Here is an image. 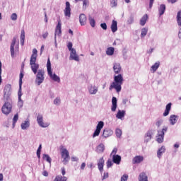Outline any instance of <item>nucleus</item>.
<instances>
[{
  "mask_svg": "<svg viewBox=\"0 0 181 181\" xmlns=\"http://www.w3.org/2000/svg\"><path fill=\"white\" fill-rule=\"evenodd\" d=\"M117 3H118V0H112L110 2L112 8L117 6Z\"/></svg>",
  "mask_w": 181,
  "mask_h": 181,
  "instance_id": "obj_47",
  "label": "nucleus"
},
{
  "mask_svg": "<svg viewBox=\"0 0 181 181\" xmlns=\"http://www.w3.org/2000/svg\"><path fill=\"white\" fill-rule=\"evenodd\" d=\"M47 69L48 74H52V63L50 62V58H48L47 59Z\"/></svg>",
  "mask_w": 181,
  "mask_h": 181,
  "instance_id": "obj_29",
  "label": "nucleus"
},
{
  "mask_svg": "<svg viewBox=\"0 0 181 181\" xmlns=\"http://www.w3.org/2000/svg\"><path fill=\"white\" fill-rule=\"evenodd\" d=\"M177 22L178 26H181V11L177 12Z\"/></svg>",
  "mask_w": 181,
  "mask_h": 181,
  "instance_id": "obj_37",
  "label": "nucleus"
},
{
  "mask_svg": "<svg viewBox=\"0 0 181 181\" xmlns=\"http://www.w3.org/2000/svg\"><path fill=\"white\" fill-rule=\"evenodd\" d=\"M79 22L81 25V26H84L86 23H87V17H86L85 14H81L79 16Z\"/></svg>",
  "mask_w": 181,
  "mask_h": 181,
  "instance_id": "obj_19",
  "label": "nucleus"
},
{
  "mask_svg": "<svg viewBox=\"0 0 181 181\" xmlns=\"http://www.w3.org/2000/svg\"><path fill=\"white\" fill-rule=\"evenodd\" d=\"M104 158H101L99 159L98 162V170H100V172L103 173V171L104 170Z\"/></svg>",
  "mask_w": 181,
  "mask_h": 181,
  "instance_id": "obj_16",
  "label": "nucleus"
},
{
  "mask_svg": "<svg viewBox=\"0 0 181 181\" xmlns=\"http://www.w3.org/2000/svg\"><path fill=\"white\" fill-rule=\"evenodd\" d=\"M112 162L113 163H116V165H119V163H121V156L113 155Z\"/></svg>",
  "mask_w": 181,
  "mask_h": 181,
  "instance_id": "obj_21",
  "label": "nucleus"
},
{
  "mask_svg": "<svg viewBox=\"0 0 181 181\" xmlns=\"http://www.w3.org/2000/svg\"><path fill=\"white\" fill-rule=\"evenodd\" d=\"M15 45H16V37H13L11 44L10 52L11 57H15Z\"/></svg>",
  "mask_w": 181,
  "mask_h": 181,
  "instance_id": "obj_9",
  "label": "nucleus"
},
{
  "mask_svg": "<svg viewBox=\"0 0 181 181\" xmlns=\"http://www.w3.org/2000/svg\"><path fill=\"white\" fill-rule=\"evenodd\" d=\"M40 152H42V150H40V148H37V156L38 158V159H40Z\"/></svg>",
  "mask_w": 181,
  "mask_h": 181,
  "instance_id": "obj_55",
  "label": "nucleus"
},
{
  "mask_svg": "<svg viewBox=\"0 0 181 181\" xmlns=\"http://www.w3.org/2000/svg\"><path fill=\"white\" fill-rule=\"evenodd\" d=\"M128 180V175L124 174L122 177L120 181H127Z\"/></svg>",
  "mask_w": 181,
  "mask_h": 181,
  "instance_id": "obj_51",
  "label": "nucleus"
},
{
  "mask_svg": "<svg viewBox=\"0 0 181 181\" xmlns=\"http://www.w3.org/2000/svg\"><path fill=\"white\" fill-rule=\"evenodd\" d=\"M139 181H148V175H146V173H140L139 175Z\"/></svg>",
  "mask_w": 181,
  "mask_h": 181,
  "instance_id": "obj_23",
  "label": "nucleus"
},
{
  "mask_svg": "<svg viewBox=\"0 0 181 181\" xmlns=\"http://www.w3.org/2000/svg\"><path fill=\"white\" fill-rule=\"evenodd\" d=\"M70 52H71L70 60H75V62H78V60H80V58L77 55L76 52V49H71Z\"/></svg>",
  "mask_w": 181,
  "mask_h": 181,
  "instance_id": "obj_12",
  "label": "nucleus"
},
{
  "mask_svg": "<svg viewBox=\"0 0 181 181\" xmlns=\"http://www.w3.org/2000/svg\"><path fill=\"white\" fill-rule=\"evenodd\" d=\"M115 134L117 138H121V135H122V130L120 129H116Z\"/></svg>",
  "mask_w": 181,
  "mask_h": 181,
  "instance_id": "obj_43",
  "label": "nucleus"
},
{
  "mask_svg": "<svg viewBox=\"0 0 181 181\" xmlns=\"http://www.w3.org/2000/svg\"><path fill=\"white\" fill-rule=\"evenodd\" d=\"M127 103H128V99H123L122 103L123 104H127Z\"/></svg>",
  "mask_w": 181,
  "mask_h": 181,
  "instance_id": "obj_64",
  "label": "nucleus"
},
{
  "mask_svg": "<svg viewBox=\"0 0 181 181\" xmlns=\"http://www.w3.org/2000/svg\"><path fill=\"white\" fill-rule=\"evenodd\" d=\"M11 21H16V19H18V15L16 13H13L11 16Z\"/></svg>",
  "mask_w": 181,
  "mask_h": 181,
  "instance_id": "obj_49",
  "label": "nucleus"
},
{
  "mask_svg": "<svg viewBox=\"0 0 181 181\" xmlns=\"http://www.w3.org/2000/svg\"><path fill=\"white\" fill-rule=\"evenodd\" d=\"M89 2L88 0H83V8L87 9V6L88 5Z\"/></svg>",
  "mask_w": 181,
  "mask_h": 181,
  "instance_id": "obj_45",
  "label": "nucleus"
},
{
  "mask_svg": "<svg viewBox=\"0 0 181 181\" xmlns=\"http://www.w3.org/2000/svg\"><path fill=\"white\" fill-rule=\"evenodd\" d=\"M115 49L112 47H110L106 50V54L107 56H112L114 54Z\"/></svg>",
  "mask_w": 181,
  "mask_h": 181,
  "instance_id": "obj_33",
  "label": "nucleus"
},
{
  "mask_svg": "<svg viewBox=\"0 0 181 181\" xmlns=\"http://www.w3.org/2000/svg\"><path fill=\"white\" fill-rule=\"evenodd\" d=\"M152 135H153V132L152 130L148 131L145 134L144 142H149L152 139Z\"/></svg>",
  "mask_w": 181,
  "mask_h": 181,
  "instance_id": "obj_15",
  "label": "nucleus"
},
{
  "mask_svg": "<svg viewBox=\"0 0 181 181\" xmlns=\"http://www.w3.org/2000/svg\"><path fill=\"white\" fill-rule=\"evenodd\" d=\"M113 70L115 73V74H119V73H121V64H119V63H115L113 66Z\"/></svg>",
  "mask_w": 181,
  "mask_h": 181,
  "instance_id": "obj_18",
  "label": "nucleus"
},
{
  "mask_svg": "<svg viewBox=\"0 0 181 181\" xmlns=\"http://www.w3.org/2000/svg\"><path fill=\"white\" fill-rule=\"evenodd\" d=\"M143 161H144V156H136L132 160L134 165L136 163H141V162H143Z\"/></svg>",
  "mask_w": 181,
  "mask_h": 181,
  "instance_id": "obj_17",
  "label": "nucleus"
},
{
  "mask_svg": "<svg viewBox=\"0 0 181 181\" xmlns=\"http://www.w3.org/2000/svg\"><path fill=\"white\" fill-rule=\"evenodd\" d=\"M21 46H23V45H25V30H21Z\"/></svg>",
  "mask_w": 181,
  "mask_h": 181,
  "instance_id": "obj_35",
  "label": "nucleus"
},
{
  "mask_svg": "<svg viewBox=\"0 0 181 181\" xmlns=\"http://www.w3.org/2000/svg\"><path fill=\"white\" fill-rule=\"evenodd\" d=\"M165 151H166V149L165 148V146H162L160 148L158 149V151L157 152V156H158V158H159V159H160L162 154L165 153Z\"/></svg>",
  "mask_w": 181,
  "mask_h": 181,
  "instance_id": "obj_27",
  "label": "nucleus"
},
{
  "mask_svg": "<svg viewBox=\"0 0 181 181\" xmlns=\"http://www.w3.org/2000/svg\"><path fill=\"white\" fill-rule=\"evenodd\" d=\"M112 111H115L117 110V98L113 97L112 98Z\"/></svg>",
  "mask_w": 181,
  "mask_h": 181,
  "instance_id": "obj_26",
  "label": "nucleus"
},
{
  "mask_svg": "<svg viewBox=\"0 0 181 181\" xmlns=\"http://www.w3.org/2000/svg\"><path fill=\"white\" fill-rule=\"evenodd\" d=\"M67 47L69 50H73L74 48H73V43L69 42L67 45Z\"/></svg>",
  "mask_w": 181,
  "mask_h": 181,
  "instance_id": "obj_54",
  "label": "nucleus"
},
{
  "mask_svg": "<svg viewBox=\"0 0 181 181\" xmlns=\"http://www.w3.org/2000/svg\"><path fill=\"white\" fill-rule=\"evenodd\" d=\"M61 156L64 165H67L69 160H70V153L66 148H62L61 151Z\"/></svg>",
  "mask_w": 181,
  "mask_h": 181,
  "instance_id": "obj_3",
  "label": "nucleus"
},
{
  "mask_svg": "<svg viewBox=\"0 0 181 181\" xmlns=\"http://www.w3.org/2000/svg\"><path fill=\"white\" fill-rule=\"evenodd\" d=\"M65 16L70 18L71 15V8H70V3L69 1L66 2V8L64 11Z\"/></svg>",
  "mask_w": 181,
  "mask_h": 181,
  "instance_id": "obj_10",
  "label": "nucleus"
},
{
  "mask_svg": "<svg viewBox=\"0 0 181 181\" xmlns=\"http://www.w3.org/2000/svg\"><path fill=\"white\" fill-rule=\"evenodd\" d=\"M3 114H11L12 112V104L9 102H6L1 107Z\"/></svg>",
  "mask_w": 181,
  "mask_h": 181,
  "instance_id": "obj_7",
  "label": "nucleus"
},
{
  "mask_svg": "<svg viewBox=\"0 0 181 181\" xmlns=\"http://www.w3.org/2000/svg\"><path fill=\"white\" fill-rule=\"evenodd\" d=\"M124 83V78L122 74H118L114 76V81L110 86L109 90H112L114 88L116 90L117 93H120L122 89V86Z\"/></svg>",
  "mask_w": 181,
  "mask_h": 181,
  "instance_id": "obj_1",
  "label": "nucleus"
},
{
  "mask_svg": "<svg viewBox=\"0 0 181 181\" xmlns=\"http://www.w3.org/2000/svg\"><path fill=\"white\" fill-rule=\"evenodd\" d=\"M168 132V127L163 128L162 130L158 131V134L156 136V141L158 144H162L163 142V139L165 138V132Z\"/></svg>",
  "mask_w": 181,
  "mask_h": 181,
  "instance_id": "obj_4",
  "label": "nucleus"
},
{
  "mask_svg": "<svg viewBox=\"0 0 181 181\" xmlns=\"http://www.w3.org/2000/svg\"><path fill=\"white\" fill-rule=\"evenodd\" d=\"M84 168H86V163H82L81 165V170H84Z\"/></svg>",
  "mask_w": 181,
  "mask_h": 181,
  "instance_id": "obj_60",
  "label": "nucleus"
},
{
  "mask_svg": "<svg viewBox=\"0 0 181 181\" xmlns=\"http://www.w3.org/2000/svg\"><path fill=\"white\" fill-rule=\"evenodd\" d=\"M25 74H23V71H20V78H19V88L20 90H22V83H23V78L24 77Z\"/></svg>",
  "mask_w": 181,
  "mask_h": 181,
  "instance_id": "obj_32",
  "label": "nucleus"
},
{
  "mask_svg": "<svg viewBox=\"0 0 181 181\" xmlns=\"http://www.w3.org/2000/svg\"><path fill=\"white\" fill-rule=\"evenodd\" d=\"M12 91V86L11 84H6L4 89V100H9L11 92Z\"/></svg>",
  "mask_w": 181,
  "mask_h": 181,
  "instance_id": "obj_5",
  "label": "nucleus"
},
{
  "mask_svg": "<svg viewBox=\"0 0 181 181\" xmlns=\"http://www.w3.org/2000/svg\"><path fill=\"white\" fill-rule=\"evenodd\" d=\"M106 163H107V168H111V166H112L114 165V163H112V161L111 160H108Z\"/></svg>",
  "mask_w": 181,
  "mask_h": 181,
  "instance_id": "obj_46",
  "label": "nucleus"
},
{
  "mask_svg": "<svg viewBox=\"0 0 181 181\" xmlns=\"http://www.w3.org/2000/svg\"><path fill=\"white\" fill-rule=\"evenodd\" d=\"M155 0H150V3H149V8H152V6H153V2Z\"/></svg>",
  "mask_w": 181,
  "mask_h": 181,
  "instance_id": "obj_59",
  "label": "nucleus"
},
{
  "mask_svg": "<svg viewBox=\"0 0 181 181\" xmlns=\"http://www.w3.org/2000/svg\"><path fill=\"white\" fill-rule=\"evenodd\" d=\"M54 104H55V105H59L60 104V98H57L54 100Z\"/></svg>",
  "mask_w": 181,
  "mask_h": 181,
  "instance_id": "obj_52",
  "label": "nucleus"
},
{
  "mask_svg": "<svg viewBox=\"0 0 181 181\" xmlns=\"http://www.w3.org/2000/svg\"><path fill=\"white\" fill-rule=\"evenodd\" d=\"M37 59V49L34 48L33 49V54L30 57V65L31 66V70L34 74L37 73V70L39 69V64H36V59Z\"/></svg>",
  "mask_w": 181,
  "mask_h": 181,
  "instance_id": "obj_2",
  "label": "nucleus"
},
{
  "mask_svg": "<svg viewBox=\"0 0 181 181\" xmlns=\"http://www.w3.org/2000/svg\"><path fill=\"white\" fill-rule=\"evenodd\" d=\"M165 11H166V6L165 4H161L158 8L160 16H162V15L165 13Z\"/></svg>",
  "mask_w": 181,
  "mask_h": 181,
  "instance_id": "obj_25",
  "label": "nucleus"
},
{
  "mask_svg": "<svg viewBox=\"0 0 181 181\" xmlns=\"http://www.w3.org/2000/svg\"><path fill=\"white\" fill-rule=\"evenodd\" d=\"M100 27L102 28V29H103V30H107V23H101Z\"/></svg>",
  "mask_w": 181,
  "mask_h": 181,
  "instance_id": "obj_53",
  "label": "nucleus"
},
{
  "mask_svg": "<svg viewBox=\"0 0 181 181\" xmlns=\"http://www.w3.org/2000/svg\"><path fill=\"white\" fill-rule=\"evenodd\" d=\"M30 126V122H29V120H25L24 122L21 124V128L23 129H27V128H29Z\"/></svg>",
  "mask_w": 181,
  "mask_h": 181,
  "instance_id": "obj_31",
  "label": "nucleus"
},
{
  "mask_svg": "<svg viewBox=\"0 0 181 181\" xmlns=\"http://www.w3.org/2000/svg\"><path fill=\"white\" fill-rule=\"evenodd\" d=\"M148 19H149L148 14L144 15L143 17L140 20V25L141 26H145V24L146 23Z\"/></svg>",
  "mask_w": 181,
  "mask_h": 181,
  "instance_id": "obj_22",
  "label": "nucleus"
},
{
  "mask_svg": "<svg viewBox=\"0 0 181 181\" xmlns=\"http://www.w3.org/2000/svg\"><path fill=\"white\" fill-rule=\"evenodd\" d=\"M48 75L49 76V77H51L54 80V81H57V83H60V78L57 76L56 74H53V72L52 71H51V74H48Z\"/></svg>",
  "mask_w": 181,
  "mask_h": 181,
  "instance_id": "obj_24",
  "label": "nucleus"
},
{
  "mask_svg": "<svg viewBox=\"0 0 181 181\" xmlns=\"http://www.w3.org/2000/svg\"><path fill=\"white\" fill-rule=\"evenodd\" d=\"M62 35V20H58V23L55 28V36H60Z\"/></svg>",
  "mask_w": 181,
  "mask_h": 181,
  "instance_id": "obj_11",
  "label": "nucleus"
},
{
  "mask_svg": "<svg viewBox=\"0 0 181 181\" xmlns=\"http://www.w3.org/2000/svg\"><path fill=\"white\" fill-rule=\"evenodd\" d=\"M170 122L172 125H175L177 122V116L176 115H173L170 116Z\"/></svg>",
  "mask_w": 181,
  "mask_h": 181,
  "instance_id": "obj_28",
  "label": "nucleus"
},
{
  "mask_svg": "<svg viewBox=\"0 0 181 181\" xmlns=\"http://www.w3.org/2000/svg\"><path fill=\"white\" fill-rule=\"evenodd\" d=\"M43 159H44V160H47V162H48V163H52V158H50V156H49V155L44 154Z\"/></svg>",
  "mask_w": 181,
  "mask_h": 181,
  "instance_id": "obj_40",
  "label": "nucleus"
},
{
  "mask_svg": "<svg viewBox=\"0 0 181 181\" xmlns=\"http://www.w3.org/2000/svg\"><path fill=\"white\" fill-rule=\"evenodd\" d=\"M62 176H64L66 175V169L64 168H61Z\"/></svg>",
  "mask_w": 181,
  "mask_h": 181,
  "instance_id": "obj_58",
  "label": "nucleus"
},
{
  "mask_svg": "<svg viewBox=\"0 0 181 181\" xmlns=\"http://www.w3.org/2000/svg\"><path fill=\"white\" fill-rule=\"evenodd\" d=\"M54 181H67V177L57 175L55 177Z\"/></svg>",
  "mask_w": 181,
  "mask_h": 181,
  "instance_id": "obj_34",
  "label": "nucleus"
},
{
  "mask_svg": "<svg viewBox=\"0 0 181 181\" xmlns=\"http://www.w3.org/2000/svg\"><path fill=\"white\" fill-rule=\"evenodd\" d=\"M45 81V71L40 69L37 74L36 82L38 86H40Z\"/></svg>",
  "mask_w": 181,
  "mask_h": 181,
  "instance_id": "obj_6",
  "label": "nucleus"
},
{
  "mask_svg": "<svg viewBox=\"0 0 181 181\" xmlns=\"http://www.w3.org/2000/svg\"><path fill=\"white\" fill-rule=\"evenodd\" d=\"M18 119H19V116L16 114L13 118V128H15V124L18 122Z\"/></svg>",
  "mask_w": 181,
  "mask_h": 181,
  "instance_id": "obj_41",
  "label": "nucleus"
},
{
  "mask_svg": "<svg viewBox=\"0 0 181 181\" xmlns=\"http://www.w3.org/2000/svg\"><path fill=\"white\" fill-rule=\"evenodd\" d=\"M98 91V88L96 86H91L89 88L90 94H97Z\"/></svg>",
  "mask_w": 181,
  "mask_h": 181,
  "instance_id": "obj_30",
  "label": "nucleus"
},
{
  "mask_svg": "<svg viewBox=\"0 0 181 181\" xmlns=\"http://www.w3.org/2000/svg\"><path fill=\"white\" fill-rule=\"evenodd\" d=\"M105 149V146H104L103 144H100L98 146V152H100V153L104 152Z\"/></svg>",
  "mask_w": 181,
  "mask_h": 181,
  "instance_id": "obj_38",
  "label": "nucleus"
},
{
  "mask_svg": "<svg viewBox=\"0 0 181 181\" xmlns=\"http://www.w3.org/2000/svg\"><path fill=\"white\" fill-rule=\"evenodd\" d=\"M168 2H170L171 4H175V2H177V0H168Z\"/></svg>",
  "mask_w": 181,
  "mask_h": 181,
  "instance_id": "obj_63",
  "label": "nucleus"
},
{
  "mask_svg": "<svg viewBox=\"0 0 181 181\" xmlns=\"http://www.w3.org/2000/svg\"><path fill=\"white\" fill-rule=\"evenodd\" d=\"M37 121L40 127H42V128H47V127H49V124H47V123L43 122V117L40 115L37 116Z\"/></svg>",
  "mask_w": 181,
  "mask_h": 181,
  "instance_id": "obj_13",
  "label": "nucleus"
},
{
  "mask_svg": "<svg viewBox=\"0 0 181 181\" xmlns=\"http://www.w3.org/2000/svg\"><path fill=\"white\" fill-rule=\"evenodd\" d=\"M172 108V103H168L165 107V110L164 112V114H169L170 112V109Z\"/></svg>",
  "mask_w": 181,
  "mask_h": 181,
  "instance_id": "obj_39",
  "label": "nucleus"
},
{
  "mask_svg": "<svg viewBox=\"0 0 181 181\" xmlns=\"http://www.w3.org/2000/svg\"><path fill=\"white\" fill-rule=\"evenodd\" d=\"M43 50H45V45H42V46H41V49H40V53H41V54L43 53Z\"/></svg>",
  "mask_w": 181,
  "mask_h": 181,
  "instance_id": "obj_62",
  "label": "nucleus"
},
{
  "mask_svg": "<svg viewBox=\"0 0 181 181\" xmlns=\"http://www.w3.org/2000/svg\"><path fill=\"white\" fill-rule=\"evenodd\" d=\"M118 149H117L116 148H115L112 153H111V155H117V152Z\"/></svg>",
  "mask_w": 181,
  "mask_h": 181,
  "instance_id": "obj_56",
  "label": "nucleus"
},
{
  "mask_svg": "<svg viewBox=\"0 0 181 181\" xmlns=\"http://www.w3.org/2000/svg\"><path fill=\"white\" fill-rule=\"evenodd\" d=\"M118 23H117V21L113 20L111 25V30L113 33H115L117 30H118Z\"/></svg>",
  "mask_w": 181,
  "mask_h": 181,
  "instance_id": "obj_20",
  "label": "nucleus"
},
{
  "mask_svg": "<svg viewBox=\"0 0 181 181\" xmlns=\"http://www.w3.org/2000/svg\"><path fill=\"white\" fill-rule=\"evenodd\" d=\"M89 22H90V26H92V28H95V20H94V18L89 17Z\"/></svg>",
  "mask_w": 181,
  "mask_h": 181,
  "instance_id": "obj_44",
  "label": "nucleus"
},
{
  "mask_svg": "<svg viewBox=\"0 0 181 181\" xmlns=\"http://www.w3.org/2000/svg\"><path fill=\"white\" fill-rule=\"evenodd\" d=\"M42 175L43 176L47 177L49 176V173H47V171H43Z\"/></svg>",
  "mask_w": 181,
  "mask_h": 181,
  "instance_id": "obj_61",
  "label": "nucleus"
},
{
  "mask_svg": "<svg viewBox=\"0 0 181 181\" xmlns=\"http://www.w3.org/2000/svg\"><path fill=\"white\" fill-rule=\"evenodd\" d=\"M48 36H49V33H47V32L42 34L43 39H46Z\"/></svg>",
  "mask_w": 181,
  "mask_h": 181,
  "instance_id": "obj_57",
  "label": "nucleus"
},
{
  "mask_svg": "<svg viewBox=\"0 0 181 181\" xmlns=\"http://www.w3.org/2000/svg\"><path fill=\"white\" fill-rule=\"evenodd\" d=\"M2 74V62H0V84L2 83V76H1Z\"/></svg>",
  "mask_w": 181,
  "mask_h": 181,
  "instance_id": "obj_48",
  "label": "nucleus"
},
{
  "mask_svg": "<svg viewBox=\"0 0 181 181\" xmlns=\"http://www.w3.org/2000/svg\"><path fill=\"white\" fill-rule=\"evenodd\" d=\"M146 35H148V28H142L141 33V37H145Z\"/></svg>",
  "mask_w": 181,
  "mask_h": 181,
  "instance_id": "obj_42",
  "label": "nucleus"
},
{
  "mask_svg": "<svg viewBox=\"0 0 181 181\" xmlns=\"http://www.w3.org/2000/svg\"><path fill=\"white\" fill-rule=\"evenodd\" d=\"M112 134H114V132L112 130H111L110 129H105L103 130L102 136H103V138H108V137L111 136L112 135Z\"/></svg>",
  "mask_w": 181,
  "mask_h": 181,
  "instance_id": "obj_14",
  "label": "nucleus"
},
{
  "mask_svg": "<svg viewBox=\"0 0 181 181\" xmlns=\"http://www.w3.org/2000/svg\"><path fill=\"white\" fill-rule=\"evenodd\" d=\"M160 66V62H156L152 66H151V70L155 73L158 69H159V66Z\"/></svg>",
  "mask_w": 181,
  "mask_h": 181,
  "instance_id": "obj_36",
  "label": "nucleus"
},
{
  "mask_svg": "<svg viewBox=\"0 0 181 181\" xmlns=\"http://www.w3.org/2000/svg\"><path fill=\"white\" fill-rule=\"evenodd\" d=\"M104 128V122L100 121L98 122V124L96 126V129L95 130L93 138H95V136H98L100 135V133L101 132V129Z\"/></svg>",
  "mask_w": 181,
  "mask_h": 181,
  "instance_id": "obj_8",
  "label": "nucleus"
},
{
  "mask_svg": "<svg viewBox=\"0 0 181 181\" xmlns=\"http://www.w3.org/2000/svg\"><path fill=\"white\" fill-rule=\"evenodd\" d=\"M125 117L124 114H117L116 118H118V119H122Z\"/></svg>",
  "mask_w": 181,
  "mask_h": 181,
  "instance_id": "obj_50",
  "label": "nucleus"
}]
</instances>
